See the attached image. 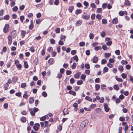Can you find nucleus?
Masks as SVG:
<instances>
[{
    "instance_id": "61",
    "label": "nucleus",
    "mask_w": 133,
    "mask_h": 133,
    "mask_svg": "<svg viewBox=\"0 0 133 133\" xmlns=\"http://www.w3.org/2000/svg\"><path fill=\"white\" fill-rule=\"evenodd\" d=\"M115 53L117 55H119L120 54V51L119 50H116L115 51Z\"/></svg>"
},
{
    "instance_id": "58",
    "label": "nucleus",
    "mask_w": 133,
    "mask_h": 133,
    "mask_svg": "<svg viewBox=\"0 0 133 133\" xmlns=\"http://www.w3.org/2000/svg\"><path fill=\"white\" fill-rule=\"evenodd\" d=\"M70 82L71 84H73L75 82L74 79L73 78H71L70 79Z\"/></svg>"
},
{
    "instance_id": "12",
    "label": "nucleus",
    "mask_w": 133,
    "mask_h": 133,
    "mask_svg": "<svg viewBox=\"0 0 133 133\" xmlns=\"http://www.w3.org/2000/svg\"><path fill=\"white\" fill-rule=\"evenodd\" d=\"M82 21L79 20L76 22L75 24L76 26H79L80 25L82 24Z\"/></svg>"
},
{
    "instance_id": "56",
    "label": "nucleus",
    "mask_w": 133,
    "mask_h": 133,
    "mask_svg": "<svg viewBox=\"0 0 133 133\" xmlns=\"http://www.w3.org/2000/svg\"><path fill=\"white\" fill-rule=\"evenodd\" d=\"M50 42L51 44H54L55 43V41L54 39H51L50 40Z\"/></svg>"
},
{
    "instance_id": "48",
    "label": "nucleus",
    "mask_w": 133,
    "mask_h": 133,
    "mask_svg": "<svg viewBox=\"0 0 133 133\" xmlns=\"http://www.w3.org/2000/svg\"><path fill=\"white\" fill-rule=\"evenodd\" d=\"M26 85L25 83H22L21 85V87L22 88H24L26 86Z\"/></svg>"
},
{
    "instance_id": "50",
    "label": "nucleus",
    "mask_w": 133,
    "mask_h": 133,
    "mask_svg": "<svg viewBox=\"0 0 133 133\" xmlns=\"http://www.w3.org/2000/svg\"><path fill=\"white\" fill-rule=\"evenodd\" d=\"M85 68L87 69H89L90 68V65L88 63H87L85 65Z\"/></svg>"
},
{
    "instance_id": "46",
    "label": "nucleus",
    "mask_w": 133,
    "mask_h": 133,
    "mask_svg": "<svg viewBox=\"0 0 133 133\" xmlns=\"http://www.w3.org/2000/svg\"><path fill=\"white\" fill-rule=\"evenodd\" d=\"M79 44L80 46H83L85 45V42H81L79 43Z\"/></svg>"
},
{
    "instance_id": "40",
    "label": "nucleus",
    "mask_w": 133,
    "mask_h": 133,
    "mask_svg": "<svg viewBox=\"0 0 133 133\" xmlns=\"http://www.w3.org/2000/svg\"><path fill=\"white\" fill-rule=\"evenodd\" d=\"M107 62V61L105 59H102L101 61V64H104Z\"/></svg>"
},
{
    "instance_id": "38",
    "label": "nucleus",
    "mask_w": 133,
    "mask_h": 133,
    "mask_svg": "<svg viewBox=\"0 0 133 133\" xmlns=\"http://www.w3.org/2000/svg\"><path fill=\"white\" fill-rule=\"evenodd\" d=\"M42 96L44 97H46L47 96L46 92L45 91H43L42 93Z\"/></svg>"
},
{
    "instance_id": "54",
    "label": "nucleus",
    "mask_w": 133,
    "mask_h": 133,
    "mask_svg": "<svg viewBox=\"0 0 133 133\" xmlns=\"http://www.w3.org/2000/svg\"><path fill=\"white\" fill-rule=\"evenodd\" d=\"M45 54V51L44 49H43L41 52V54L43 56Z\"/></svg>"
},
{
    "instance_id": "20",
    "label": "nucleus",
    "mask_w": 133,
    "mask_h": 133,
    "mask_svg": "<svg viewBox=\"0 0 133 133\" xmlns=\"http://www.w3.org/2000/svg\"><path fill=\"white\" fill-rule=\"evenodd\" d=\"M114 89L116 90H118L119 89V88L118 86L117 85H114Z\"/></svg>"
},
{
    "instance_id": "33",
    "label": "nucleus",
    "mask_w": 133,
    "mask_h": 133,
    "mask_svg": "<svg viewBox=\"0 0 133 133\" xmlns=\"http://www.w3.org/2000/svg\"><path fill=\"white\" fill-rule=\"evenodd\" d=\"M34 62L35 65H37L38 64V57H36L34 61Z\"/></svg>"
},
{
    "instance_id": "11",
    "label": "nucleus",
    "mask_w": 133,
    "mask_h": 133,
    "mask_svg": "<svg viewBox=\"0 0 133 133\" xmlns=\"http://www.w3.org/2000/svg\"><path fill=\"white\" fill-rule=\"evenodd\" d=\"M81 74L80 72H78L74 75V77L75 78L78 79L79 78Z\"/></svg>"
},
{
    "instance_id": "17",
    "label": "nucleus",
    "mask_w": 133,
    "mask_h": 133,
    "mask_svg": "<svg viewBox=\"0 0 133 133\" xmlns=\"http://www.w3.org/2000/svg\"><path fill=\"white\" fill-rule=\"evenodd\" d=\"M100 87V86L99 84H96L95 85V89L97 91L99 90Z\"/></svg>"
},
{
    "instance_id": "62",
    "label": "nucleus",
    "mask_w": 133,
    "mask_h": 133,
    "mask_svg": "<svg viewBox=\"0 0 133 133\" xmlns=\"http://www.w3.org/2000/svg\"><path fill=\"white\" fill-rule=\"evenodd\" d=\"M15 4V3L14 1H12L10 3V6L11 7H13Z\"/></svg>"
},
{
    "instance_id": "23",
    "label": "nucleus",
    "mask_w": 133,
    "mask_h": 133,
    "mask_svg": "<svg viewBox=\"0 0 133 133\" xmlns=\"http://www.w3.org/2000/svg\"><path fill=\"white\" fill-rule=\"evenodd\" d=\"M118 69L121 72L122 71L124 70V68L123 66L121 65L119 66L118 67Z\"/></svg>"
},
{
    "instance_id": "26",
    "label": "nucleus",
    "mask_w": 133,
    "mask_h": 133,
    "mask_svg": "<svg viewBox=\"0 0 133 133\" xmlns=\"http://www.w3.org/2000/svg\"><path fill=\"white\" fill-rule=\"evenodd\" d=\"M115 78L116 79L118 82H122L123 81V79L121 78H118V77L117 76H115Z\"/></svg>"
},
{
    "instance_id": "10",
    "label": "nucleus",
    "mask_w": 133,
    "mask_h": 133,
    "mask_svg": "<svg viewBox=\"0 0 133 133\" xmlns=\"http://www.w3.org/2000/svg\"><path fill=\"white\" fill-rule=\"evenodd\" d=\"M118 22V21L117 18H114L112 21V23L114 24H116Z\"/></svg>"
},
{
    "instance_id": "31",
    "label": "nucleus",
    "mask_w": 133,
    "mask_h": 133,
    "mask_svg": "<svg viewBox=\"0 0 133 133\" xmlns=\"http://www.w3.org/2000/svg\"><path fill=\"white\" fill-rule=\"evenodd\" d=\"M73 59L75 60L76 62H78V57L77 56V55H75L73 57Z\"/></svg>"
},
{
    "instance_id": "39",
    "label": "nucleus",
    "mask_w": 133,
    "mask_h": 133,
    "mask_svg": "<svg viewBox=\"0 0 133 133\" xmlns=\"http://www.w3.org/2000/svg\"><path fill=\"white\" fill-rule=\"evenodd\" d=\"M105 35V32L104 31H102L101 33V35L102 37H104Z\"/></svg>"
},
{
    "instance_id": "22",
    "label": "nucleus",
    "mask_w": 133,
    "mask_h": 133,
    "mask_svg": "<svg viewBox=\"0 0 133 133\" xmlns=\"http://www.w3.org/2000/svg\"><path fill=\"white\" fill-rule=\"evenodd\" d=\"M69 93L70 94L73 96H75L76 95V93L75 92L71 90L69 91Z\"/></svg>"
},
{
    "instance_id": "41",
    "label": "nucleus",
    "mask_w": 133,
    "mask_h": 133,
    "mask_svg": "<svg viewBox=\"0 0 133 133\" xmlns=\"http://www.w3.org/2000/svg\"><path fill=\"white\" fill-rule=\"evenodd\" d=\"M121 63L122 65L124 64H128V62L127 61H125L124 60H122L121 61Z\"/></svg>"
},
{
    "instance_id": "25",
    "label": "nucleus",
    "mask_w": 133,
    "mask_h": 133,
    "mask_svg": "<svg viewBox=\"0 0 133 133\" xmlns=\"http://www.w3.org/2000/svg\"><path fill=\"white\" fill-rule=\"evenodd\" d=\"M86 77V76L85 75L82 74L81 76V78L83 80L85 81Z\"/></svg>"
},
{
    "instance_id": "8",
    "label": "nucleus",
    "mask_w": 133,
    "mask_h": 133,
    "mask_svg": "<svg viewBox=\"0 0 133 133\" xmlns=\"http://www.w3.org/2000/svg\"><path fill=\"white\" fill-rule=\"evenodd\" d=\"M93 62L94 63H96L98 61V58L96 56H94L92 58Z\"/></svg>"
},
{
    "instance_id": "29",
    "label": "nucleus",
    "mask_w": 133,
    "mask_h": 133,
    "mask_svg": "<svg viewBox=\"0 0 133 133\" xmlns=\"http://www.w3.org/2000/svg\"><path fill=\"white\" fill-rule=\"evenodd\" d=\"M83 83V81L82 80H78L77 82V84L78 85H80L82 84Z\"/></svg>"
},
{
    "instance_id": "63",
    "label": "nucleus",
    "mask_w": 133,
    "mask_h": 133,
    "mask_svg": "<svg viewBox=\"0 0 133 133\" xmlns=\"http://www.w3.org/2000/svg\"><path fill=\"white\" fill-rule=\"evenodd\" d=\"M124 98V96L123 95L121 94L119 96V98L121 100L123 99Z\"/></svg>"
},
{
    "instance_id": "60",
    "label": "nucleus",
    "mask_w": 133,
    "mask_h": 133,
    "mask_svg": "<svg viewBox=\"0 0 133 133\" xmlns=\"http://www.w3.org/2000/svg\"><path fill=\"white\" fill-rule=\"evenodd\" d=\"M58 44L62 45L64 44V42L61 40H60L58 42Z\"/></svg>"
},
{
    "instance_id": "16",
    "label": "nucleus",
    "mask_w": 133,
    "mask_h": 133,
    "mask_svg": "<svg viewBox=\"0 0 133 133\" xmlns=\"http://www.w3.org/2000/svg\"><path fill=\"white\" fill-rule=\"evenodd\" d=\"M66 38V36H65L63 35H61V36H60V39H61V40H62L63 41H65V39Z\"/></svg>"
},
{
    "instance_id": "30",
    "label": "nucleus",
    "mask_w": 133,
    "mask_h": 133,
    "mask_svg": "<svg viewBox=\"0 0 133 133\" xmlns=\"http://www.w3.org/2000/svg\"><path fill=\"white\" fill-rule=\"evenodd\" d=\"M76 63H74L71 66V68L72 69H75L76 67Z\"/></svg>"
},
{
    "instance_id": "32",
    "label": "nucleus",
    "mask_w": 133,
    "mask_h": 133,
    "mask_svg": "<svg viewBox=\"0 0 133 133\" xmlns=\"http://www.w3.org/2000/svg\"><path fill=\"white\" fill-rule=\"evenodd\" d=\"M85 98V99L88 100L89 101H91L92 100V99L88 96H86Z\"/></svg>"
},
{
    "instance_id": "21",
    "label": "nucleus",
    "mask_w": 133,
    "mask_h": 133,
    "mask_svg": "<svg viewBox=\"0 0 133 133\" xmlns=\"http://www.w3.org/2000/svg\"><path fill=\"white\" fill-rule=\"evenodd\" d=\"M8 81L5 84L4 86V88L6 90L8 89Z\"/></svg>"
},
{
    "instance_id": "24",
    "label": "nucleus",
    "mask_w": 133,
    "mask_h": 133,
    "mask_svg": "<svg viewBox=\"0 0 133 133\" xmlns=\"http://www.w3.org/2000/svg\"><path fill=\"white\" fill-rule=\"evenodd\" d=\"M107 20L106 19L103 18L102 19V23L104 24H105L107 23Z\"/></svg>"
},
{
    "instance_id": "49",
    "label": "nucleus",
    "mask_w": 133,
    "mask_h": 133,
    "mask_svg": "<svg viewBox=\"0 0 133 133\" xmlns=\"http://www.w3.org/2000/svg\"><path fill=\"white\" fill-rule=\"evenodd\" d=\"M102 9L101 8H98L97 9V10L96 11V12L97 13H100L102 10Z\"/></svg>"
},
{
    "instance_id": "34",
    "label": "nucleus",
    "mask_w": 133,
    "mask_h": 133,
    "mask_svg": "<svg viewBox=\"0 0 133 133\" xmlns=\"http://www.w3.org/2000/svg\"><path fill=\"white\" fill-rule=\"evenodd\" d=\"M24 67L25 68H27L28 67V64L27 62L26 61H25L24 62Z\"/></svg>"
},
{
    "instance_id": "64",
    "label": "nucleus",
    "mask_w": 133,
    "mask_h": 133,
    "mask_svg": "<svg viewBox=\"0 0 133 133\" xmlns=\"http://www.w3.org/2000/svg\"><path fill=\"white\" fill-rule=\"evenodd\" d=\"M83 4L86 6H87L89 5V4L88 3V2L86 1H84V2H83Z\"/></svg>"
},
{
    "instance_id": "9",
    "label": "nucleus",
    "mask_w": 133,
    "mask_h": 133,
    "mask_svg": "<svg viewBox=\"0 0 133 133\" xmlns=\"http://www.w3.org/2000/svg\"><path fill=\"white\" fill-rule=\"evenodd\" d=\"M11 35L13 38L15 37L17 35L16 30H14L11 32Z\"/></svg>"
},
{
    "instance_id": "43",
    "label": "nucleus",
    "mask_w": 133,
    "mask_h": 133,
    "mask_svg": "<svg viewBox=\"0 0 133 133\" xmlns=\"http://www.w3.org/2000/svg\"><path fill=\"white\" fill-rule=\"evenodd\" d=\"M76 50H73L71 51V53L72 55H74L76 54Z\"/></svg>"
},
{
    "instance_id": "28",
    "label": "nucleus",
    "mask_w": 133,
    "mask_h": 133,
    "mask_svg": "<svg viewBox=\"0 0 133 133\" xmlns=\"http://www.w3.org/2000/svg\"><path fill=\"white\" fill-rule=\"evenodd\" d=\"M102 49L101 47L100 46L96 47L94 48V50L96 51H98L99 50H101Z\"/></svg>"
},
{
    "instance_id": "6",
    "label": "nucleus",
    "mask_w": 133,
    "mask_h": 133,
    "mask_svg": "<svg viewBox=\"0 0 133 133\" xmlns=\"http://www.w3.org/2000/svg\"><path fill=\"white\" fill-rule=\"evenodd\" d=\"M8 31V24H6L3 28V32L4 33H6Z\"/></svg>"
},
{
    "instance_id": "27",
    "label": "nucleus",
    "mask_w": 133,
    "mask_h": 133,
    "mask_svg": "<svg viewBox=\"0 0 133 133\" xmlns=\"http://www.w3.org/2000/svg\"><path fill=\"white\" fill-rule=\"evenodd\" d=\"M108 68L106 66L103 69V73H104L108 72Z\"/></svg>"
},
{
    "instance_id": "57",
    "label": "nucleus",
    "mask_w": 133,
    "mask_h": 133,
    "mask_svg": "<svg viewBox=\"0 0 133 133\" xmlns=\"http://www.w3.org/2000/svg\"><path fill=\"white\" fill-rule=\"evenodd\" d=\"M34 24H30L29 26V28L30 30L34 28Z\"/></svg>"
},
{
    "instance_id": "44",
    "label": "nucleus",
    "mask_w": 133,
    "mask_h": 133,
    "mask_svg": "<svg viewBox=\"0 0 133 133\" xmlns=\"http://www.w3.org/2000/svg\"><path fill=\"white\" fill-rule=\"evenodd\" d=\"M94 34L92 33H90L89 35L90 38L91 39H92L94 37Z\"/></svg>"
},
{
    "instance_id": "42",
    "label": "nucleus",
    "mask_w": 133,
    "mask_h": 133,
    "mask_svg": "<svg viewBox=\"0 0 133 133\" xmlns=\"http://www.w3.org/2000/svg\"><path fill=\"white\" fill-rule=\"evenodd\" d=\"M16 66L19 69H20L22 68L21 65L20 64H17L16 65Z\"/></svg>"
},
{
    "instance_id": "53",
    "label": "nucleus",
    "mask_w": 133,
    "mask_h": 133,
    "mask_svg": "<svg viewBox=\"0 0 133 133\" xmlns=\"http://www.w3.org/2000/svg\"><path fill=\"white\" fill-rule=\"evenodd\" d=\"M112 43L111 41H109L106 43V44L108 46H110Z\"/></svg>"
},
{
    "instance_id": "7",
    "label": "nucleus",
    "mask_w": 133,
    "mask_h": 133,
    "mask_svg": "<svg viewBox=\"0 0 133 133\" xmlns=\"http://www.w3.org/2000/svg\"><path fill=\"white\" fill-rule=\"evenodd\" d=\"M131 4V3L128 0H125L124 3V5H125L129 6Z\"/></svg>"
},
{
    "instance_id": "19",
    "label": "nucleus",
    "mask_w": 133,
    "mask_h": 133,
    "mask_svg": "<svg viewBox=\"0 0 133 133\" xmlns=\"http://www.w3.org/2000/svg\"><path fill=\"white\" fill-rule=\"evenodd\" d=\"M34 102V100L33 97L30 98L29 100V102L30 104H32Z\"/></svg>"
},
{
    "instance_id": "36",
    "label": "nucleus",
    "mask_w": 133,
    "mask_h": 133,
    "mask_svg": "<svg viewBox=\"0 0 133 133\" xmlns=\"http://www.w3.org/2000/svg\"><path fill=\"white\" fill-rule=\"evenodd\" d=\"M21 121L22 122H25L26 121L25 118L23 117H22L21 119Z\"/></svg>"
},
{
    "instance_id": "45",
    "label": "nucleus",
    "mask_w": 133,
    "mask_h": 133,
    "mask_svg": "<svg viewBox=\"0 0 133 133\" xmlns=\"http://www.w3.org/2000/svg\"><path fill=\"white\" fill-rule=\"evenodd\" d=\"M12 43L11 37L9 35V44H10Z\"/></svg>"
},
{
    "instance_id": "52",
    "label": "nucleus",
    "mask_w": 133,
    "mask_h": 133,
    "mask_svg": "<svg viewBox=\"0 0 133 133\" xmlns=\"http://www.w3.org/2000/svg\"><path fill=\"white\" fill-rule=\"evenodd\" d=\"M121 76L123 79L127 77V75L124 73H123L121 74Z\"/></svg>"
},
{
    "instance_id": "37",
    "label": "nucleus",
    "mask_w": 133,
    "mask_h": 133,
    "mask_svg": "<svg viewBox=\"0 0 133 133\" xmlns=\"http://www.w3.org/2000/svg\"><path fill=\"white\" fill-rule=\"evenodd\" d=\"M96 18L98 19V20H100L102 18L101 16L99 14H97L96 15Z\"/></svg>"
},
{
    "instance_id": "51",
    "label": "nucleus",
    "mask_w": 133,
    "mask_h": 133,
    "mask_svg": "<svg viewBox=\"0 0 133 133\" xmlns=\"http://www.w3.org/2000/svg\"><path fill=\"white\" fill-rule=\"evenodd\" d=\"M107 66L110 68H111L112 67L113 65L112 64L110 63L109 62H108L107 64Z\"/></svg>"
},
{
    "instance_id": "4",
    "label": "nucleus",
    "mask_w": 133,
    "mask_h": 133,
    "mask_svg": "<svg viewBox=\"0 0 133 133\" xmlns=\"http://www.w3.org/2000/svg\"><path fill=\"white\" fill-rule=\"evenodd\" d=\"M90 17V16L89 15L82 14V18L85 20H88L89 19Z\"/></svg>"
},
{
    "instance_id": "18",
    "label": "nucleus",
    "mask_w": 133,
    "mask_h": 133,
    "mask_svg": "<svg viewBox=\"0 0 133 133\" xmlns=\"http://www.w3.org/2000/svg\"><path fill=\"white\" fill-rule=\"evenodd\" d=\"M74 9V7L73 6H70L69 7L68 10L69 12L72 13V11L73 9Z\"/></svg>"
},
{
    "instance_id": "1",
    "label": "nucleus",
    "mask_w": 133,
    "mask_h": 133,
    "mask_svg": "<svg viewBox=\"0 0 133 133\" xmlns=\"http://www.w3.org/2000/svg\"><path fill=\"white\" fill-rule=\"evenodd\" d=\"M29 111L30 112L31 115L32 116H34L35 115V112H37L39 110V109L38 108L34 107V111H33L32 108H29Z\"/></svg>"
},
{
    "instance_id": "13",
    "label": "nucleus",
    "mask_w": 133,
    "mask_h": 133,
    "mask_svg": "<svg viewBox=\"0 0 133 133\" xmlns=\"http://www.w3.org/2000/svg\"><path fill=\"white\" fill-rule=\"evenodd\" d=\"M26 34V31H25L23 30H22L21 31V37H24L25 36V34Z\"/></svg>"
},
{
    "instance_id": "59",
    "label": "nucleus",
    "mask_w": 133,
    "mask_h": 133,
    "mask_svg": "<svg viewBox=\"0 0 133 133\" xmlns=\"http://www.w3.org/2000/svg\"><path fill=\"white\" fill-rule=\"evenodd\" d=\"M18 9L17 6H15L12 8V10L14 11H16Z\"/></svg>"
},
{
    "instance_id": "15",
    "label": "nucleus",
    "mask_w": 133,
    "mask_h": 133,
    "mask_svg": "<svg viewBox=\"0 0 133 133\" xmlns=\"http://www.w3.org/2000/svg\"><path fill=\"white\" fill-rule=\"evenodd\" d=\"M82 12V10L80 9H77L76 10L75 14L77 15L81 14Z\"/></svg>"
},
{
    "instance_id": "47",
    "label": "nucleus",
    "mask_w": 133,
    "mask_h": 133,
    "mask_svg": "<svg viewBox=\"0 0 133 133\" xmlns=\"http://www.w3.org/2000/svg\"><path fill=\"white\" fill-rule=\"evenodd\" d=\"M66 73L67 75H69L71 74L72 72L70 71L67 70Z\"/></svg>"
},
{
    "instance_id": "5",
    "label": "nucleus",
    "mask_w": 133,
    "mask_h": 133,
    "mask_svg": "<svg viewBox=\"0 0 133 133\" xmlns=\"http://www.w3.org/2000/svg\"><path fill=\"white\" fill-rule=\"evenodd\" d=\"M104 107L105 111L106 112H108L110 108L108 107V105L106 103L104 104Z\"/></svg>"
},
{
    "instance_id": "3",
    "label": "nucleus",
    "mask_w": 133,
    "mask_h": 133,
    "mask_svg": "<svg viewBox=\"0 0 133 133\" xmlns=\"http://www.w3.org/2000/svg\"><path fill=\"white\" fill-rule=\"evenodd\" d=\"M40 126V124L38 123H35L33 126V129L35 131H37L38 130V128Z\"/></svg>"
},
{
    "instance_id": "2",
    "label": "nucleus",
    "mask_w": 133,
    "mask_h": 133,
    "mask_svg": "<svg viewBox=\"0 0 133 133\" xmlns=\"http://www.w3.org/2000/svg\"><path fill=\"white\" fill-rule=\"evenodd\" d=\"M88 121L87 119L83 121L81 123L79 129H83L88 124Z\"/></svg>"
},
{
    "instance_id": "14",
    "label": "nucleus",
    "mask_w": 133,
    "mask_h": 133,
    "mask_svg": "<svg viewBox=\"0 0 133 133\" xmlns=\"http://www.w3.org/2000/svg\"><path fill=\"white\" fill-rule=\"evenodd\" d=\"M47 117H48V116L47 115L43 116L40 118V120L41 121H44L45 120L46 118Z\"/></svg>"
},
{
    "instance_id": "55",
    "label": "nucleus",
    "mask_w": 133,
    "mask_h": 133,
    "mask_svg": "<svg viewBox=\"0 0 133 133\" xmlns=\"http://www.w3.org/2000/svg\"><path fill=\"white\" fill-rule=\"evenodd\" d=\"M76 6L77 7L79 8H80L82 6V4L81 3L79 2L77 3Z\"/></svg>"
},
{
    "instance_id": "35",
    "label": "nucleus",
    "mask_w": 133,
    "mask_h": 133,
    "mask_svg": "<svg viewBox=\"0 0 133 133\" xmlns=\"http://www.w3.org/2000/svg\"><path fill=\"white\" fill-rule=\"evenodd\" d=\"M95 17V14L94 13L92 14L91 16V18L92 20H94Z\"/></svg>"
}]
</instances>
